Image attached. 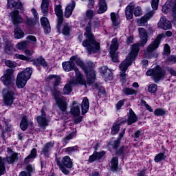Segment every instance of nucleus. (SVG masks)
<instances>
[{
    "label": "nucleus",
    "mask_w": 176,
    "mask_h": 176,
    "mask_svg": "<svg viewBox=\"0 0 176 176\" xmlns=\"http://www.w3.org/2000/svg\"><path fill=\"white\" fill-rule=\"evenodd\" d=\"M27 41H29L32 45H36V37L32 35L28 36L26 38Z\"/></svg>",
    "instance_id": "864d4df0"
},
{
    "label": "nucleus",
    "mask_w": 176,
    "mask_h": 176,
    "mask_svg": "<svg viewBox=\"0 0 176 176\" xmlns=\"http://www.w3.org/2000/svg\"><path fill=\"white\" fill-rule=\"evenodd\" d=\"M25 54H26L25 56L23 54H15L14 55V59H19V60H25V61H32V60H31V56H32L34 54V51H31L30 50H25Z\"/></svg>",
    "instance_id": "aec40b11"
},
{
    "label": "nucleus",
    "mask_w": 176,
    "mask_h": 176,
    "mask_svg": "<svg viewBox=\"0 0 176 176\" xmlns=\"http://www.w3.org/2000/svg\"><path fill=\"white\" fill-rule=\"evenodd\" d=\"M33 65L36 67H43V68H47V63L42 56H38L35 59L32 60Z\"/></svg>",
    "instance_id": "b1692460"
},
{
    "label": "nucleus",
    "mask_w": 176,
    "mask_h": 176,
    "mask_svg": "<svg viewBox=\"0 0 176 176\" xmlns=\"http://www.w3.org/2000/svg\"><path fill=\"white\" fill-rule=\"evenodd\" d=\"M62 66L65 72H69V71H72L75 68V63H73L70 59L69 61L63 62Z\"/></svg>",
    "instance_id": "72a5a7b5"
},
{
    "label": "nucleus",
    "mask_w": 176,
    "mask_h": 176,
    "mask_svg": "<svg viewBox=\"0 0 176 176\" xmlns=\"http://www.w3.org/2000/svg\"><path fill=\"white\" fill-rule=\"evenodd\" d=\"M70 60L73 64H76L80 68H85V63L82 61V59L78 56H73L70 58Z\"/></svg>",
    "instance_id": "c9c22d12"
},
{
    "label": "nucleus",
    "mask_w": 176,
    "mask_h": 176,
    "mask_svg": "<svg viewBox=\"0 0 176 176\" xmlns=\"http://www.w3.org/2000/svg\"><path fill=\"white\" fill-rule=\"evenodd\" d=\"M135 4L133 3V14L135 17H140V16H142V9L140 6L135 7Z\"/></svg>",
    "instance_id": "a18cd8bd"
},
{
    "label": "nucleus",
    "mask_w": 176,
    "mask_h": 176,
    "mask_svg": "<svg viewBox=\"0 0 176 176\" xmlns=\"http://www.w3.org/2000/svg\"><path fill=\"white\" fill-rule=\"evenodd\" d=\"M124 104V100H121L118 101L116 104V109L118 110L120 109V108H122V107H123Z\"/></svg>",
    "instance_id": "0e129e2a"
},
{
    "label": "nucleus",
    "mask_w": 176,
    "mask_h": 176,
    "mask_svg": "<svg viewBox=\"0 0 176 176\" xmlns=\"http://www.w3.org/2000/svg\"><path fill=\"white\" fill-rule=\"evenodd\" d=\"M24 32L20 29V28L16 27L14 30V36L16 39H21V38H24Z\"/></svg>",
    "instance_id": "58836bf2"
},
{
    "label": "nucleus",
    "mask_w": 176,
    "mask_h": 176,
    "mask_svg": "<svg viewBox=\"0 0 176 176\" xmlns=\"http://www.w3.org/2000/svg\"><path fill=\"white\" fill-rule=\"evenodd\" d=\"M122 91L126 96L137 94V91L133 89H123Z\"/></svg>",
    "instance_id": "5fc2aeb1"
},
{
    "label": "nucleus",
    "mask_w": 176,
    "mask_h": 176,
    "mask_svg": "<svg viewBox=\"0 0 176 176\" xmlns=\"http://www.w3.org/2000/svg\"><path fill=\"white\" fill-rule=\"evenodd\" d=\"M19 176H31V173L27 171H22L20 173Z\"/></svg>",
    "instance_id": "774afa93"
},
{
    "label": "nucleus",
    "mask_w": 176,
    "mask_h": 176,
    "mask_svg": "<svg viewBox=\"0 0 176 176\" xmlns=\"http://www.w3.org/2000/svg\"><path fill=\"white\" fill-rule=\"evenodd\" d=\"M37 122L40 127H46L49 125V118L46 117V113L43 109L41 110V115L37 117Z\"/></svg>",
    "instance_id": "2eb2a0df"
},
{
    "label": "nucleus",
    "mask_w": 176,
    "mask_h": 176,
    "mask_svg": "<svg viewBox=\"0 0 176 176\" xmlns=\"http://www.w3.org/2000/svg\"><path fill=\"white\" fill-rule=\"evenodd\" d=\"M151 6L153 10H157L159 6V0H152Z\"/></svg>",
    "instance_id": "6e6d98bb"
},
{
    "label": "nucleus",
    "mask_w": 176,
    "mask_h": 176,
    "mask_svg": "<svg viewBox=\"0 0 176 176\" xmlns=\"http://www.w3.org/2000/svg\"><path fill=\"white\" fill-rule=\"evenodd\" d=\"M126 122V121L124 120H121V121H118L116 123H114L111 127V134H113V135L118 134L119 133L121 124H124Z\"/></svg>",
    "instance_id": "cd10ccee"
},
{
    "label": "nucleus",
    "mask_w": 176,
    "mask_h": 176,
    "mask_svg": "<svg viewBox=\"0 0 176 176\" xmlns=\"http://www.w3.org/2000/svg\"><path fill=\"white\" fill-rule=\"evenodd\" d=\"M164 50L165 54H170V46L168 45V44H166V45H164Z\"/></svg>",
    "instance_id": "338daca9"
},
{
    "label": "nucleus",
    "mask_w": 176,
    "mask_h": 176,
    "mask_svg": "<svg viewBox=\"0 0 176 176\" xmlns=\"http://www.w3.org/2000/svg\"><path fill=\"white\" fill-rule=\"evenodd\" d=\"M138 31L141 38L140 43H135L132 45L131 52L128 54L126 59L120 65V79L122 83H126L127 80L126 72L135 58H137V56H138V52H140V46H145L146 42H148V34L146 33V30L143 28H140Z\"/></svg>",
    "instance_id": "f257e3e1"
},
{
    "label": "nucleus",
    "mask_w": 176,
    "mask_h": 176,
    "mask_svg": "<svg viewBox=\"0 0 176 176\" xmlns=\"http://www.w3.org/2000/svg\"><path fill=\"white\" fill-rule=\"evenodd\" d=\"M41 25H43L44 28V31L45 34H49L51 31V28H50V23H49V19L46 17H43L41 19Z\"/></svg>",
    "instance_id": "2f4dec72"
},
{
    "label": "nucleus",
    "mask_w": 176,
    "mask_h": 176,
    "mask_svg": "<svg viewBox=\"0 0 176 176\" xmlns=\"http://www.w3.org/2000/svg\"><path fill=\"white\" fill-rule=\"evenodd\" d=\"M67 152H75L76 151H78V146H72V147H69L66 148Z\"/></svg>",
    "instance_id": "69168bd1"
},
{
    "label": "nucleus",
    "mask_w": 176,
    "mask_h": 176,
    "mask_svg": "<svg viewBox=\"0 0 176 176\" xmlns=\"http://www.w3.org/2000/svg\"><path fill=\"white\" fill-rule=\"evenodd\" d=\"M166 159V155L163 153H160L157 154L154 159L155 163H159V162H162V160H164Z\"/></svg>",
    "instance_id": "09e8293b"
},
{
    "label": "nucleus",
    "mask_w": 176,
    "mask_h": 176,
    "mask_svg": "<svg viewBox=\"0 0 176 176\" xmlns=\"http://www.w3.org/2000/svg\"><path fill=\"white\" fill-rule=\"evenodd\" d=\"M25 170H27L28 173L31 174V173H34V171H35V166L32 164H28L25 167Z\"/></svg>",
    "instance_id": "4d7b16f0"
},
{
    "label": "nucleus",
    "mask_w": 176,
    "mask_h": 176,
    "mask_svg": "<svg viewBox=\"0 0 176 176\" xmlns=\"http://www.w3.org/2000/svg\"><path fill=\"white\" fill-rule=\"evenodd\" d=\"M3 100L6 105H12L14 101V92L8 89H3Z\"/></svg>",
    "instance_id": "f8f14e48"
},
{
    "label": "nucleus",
    "mask_w": 176,
    "mask_h": 176,
    "mask_svg": "<svg viewBox=\"0 0 176 176\" xmlns=\"http://www.w3.org/2000/svg\"><path fill=\"white\" fill-rule=\"evenodd\" d=\"M5 64L6 67H8L9 68H16V67H17V63L9 60H6Z\"/></svg>",
    "instance_id": "603ef678"
},
{
    "label": "nucleus",
    "mask_w": 176,
    "mask_h": 176,
    "mask_svg": "<svg viewBox=\"0 0 176 176\" xmlns=\"http://www.w3.org/2000/svg\"><path fill=\"white\" fill-rule=\"evenodd\" d=\"M74 71L76 72V80H71L67 82L64 89H72V87H75L76 85H84L85 87H87V84L83 80V76L80 74V72L78 69H75Z\"/></svg>",
    "instance_id": "0eeeda50"
},
{
    "label": "nucleus",
    "mask_w": 176,
    "mask_h": 176,
    "mask_svg": "<svg viewBox=\"0 0 176 176\" xmlns=\"http://www.w3.org/2000/svg\"><path fill=\"white\" fill-rule=\"evenodd\" d=\"M111 19L113 23V25H114V27H118V25L120 24L119 16L115 12H111Z\"/></svg>",
    "instance_id": "37998d69"
},
{
    "label": "nucleus",
    "mask_w": 176,
    "mask_h": 176,
    "mask_svg": "<svg viewBox=\"0 0 176 176\" xmlns=\"http://www.w3.org/2000/svg\"><path fill=\"white\" fill-rule=\"evenodd\" d=\"M158 26L163 30H170L172 27L171 22L164 16L161 17L158 22Z\"/></svg>",
    "instance_id": "5701e85b"
},
{
    "label": "nucleus",
    "mask_w": 176,
    "mask_h": 176,
    "mask_svg": "<svg viewBox=\"0 0 176 176\" xmlns=\"http://www.w3.org/2000/svg\"><path fill=\"white\" fill-rule=\"evenodd\" d=\"M166 61L168 63H170L171 64H174V63H176V56H170L167 58Z\"/></svg>",
    "instance_id": "bf43d9fd"
},
{
    "label": "nucleus",
    "mask_w": 176,
    "mask_h": 176,
    "mask_svg": "<svg viewBox=\"0 0 176 176\" xmlns=\"http://www.w3.org/2000/svg\"><path fill=\"white\" fill-rule=\"evenodd\" d=\"M71 30H72V26L69 23H65L62 29L63 35H69V34H71Z\"/></svg>",
    "instance_id": "a19ab883"
},
{
    "label": "nucleus",
    "mask_w": 176,
    "mask_h": 176,
    "mask_svg": "<svg viewBox=\"0 0 176 176\" xmlns=\"http://www.w3.org/2000/svg\"><path fill=\"white\" fill-rule=\"evenodd\" d=\"M127 152V147L122 146L117 151V153L118 155H123V153H126Z\"/></svg>",
    "instance_id": "052dcab7"
},
{
    "label": "nucleus",
    "mask_w": 176,
    "mask_h": 176,
    "mask_svg": "<svg viewBox=\"0 0 176 176\" xmlns=\"http://www.w3.org/2000/svg\"><path fill=\"white\" fill-rule=\"evenodd\" d=\"M87 75V85H91L94 80H96V72L94 69H91L89 72L85 70Z\"/></svg>",
    "instance_id": "c85d7f7f"
},
{
    "label": "nucleus",
    "mask_w": 176,
    "mask_h": 176,
    "mask_svg": "<svg viewBox=\"0 0 176 176\" xmlns=\"http://www.w3.org/2000/svg\"><path fill=\"white\" fill-rule=\"evenodd\" d=\"M75 1H72V2L67 6L65 10V16L68 19L72 16V12H74V9H75L76 6Z\"/></svg>",
    "instance_id": "a878e982"
},
{
    "label": "nucleus",
    "mask_w": 176,
    "mask_h": 176,
    "mask_svg": "<svg viewBox=\"0 0 176 176\" xmlns=\"http://www.w3.org/2000/svg\"><path fill=\"white\" fill-rule=\"evenodd\" d=\"M5 50L8 54H10L13 50V44H12V43H7L6 45Z\"/></svg>",
    "instance_id": "3c124183"
},
{
    "label": "nucleus",
    "mask_w": 176,
    "mask_h": 176,
    "mask_svg": "<svg viewBox=\"0 0 176 176\" xmlns=\"http://www.w3.org/2000/svg\"><path fill=\"white\" fill-rule=\"evenodd\" d=\"M85 32L84 34L86 39L82 42L83 47H86L89 54L91 53H98L100 52V43L94 40V36L91 33V24L90 22L88 23L85 29Z\"/></svg>",
    "instance_id": "f03ea898"
},
{
    "label": "nucleus",
    "mask_w": 176,
    "mask_h": 176,
    "mask_svg": "<svg viewBox=\"0 0 176 176\" xmlns=\"http://www.w3.org/2000/svg\"><path fill=\"white\" fill-rule=\"evenodd\" d=\"M36 155H37L36 148L32 149L30 155H29L28 157L25 158L24 160L25 163H30L31 160L36 157Z\"/></svg>",
    "instance_id": "ea45409f"
},
{
    "label": "nucleus",
    "mask_w": 176,
    "mask_h": 176,
    "mask_svg": "<svg viewBox=\"0 0 176 176\" xmlns=\"http://www.w3.org/2000/svg\"><path fill=\"white\" fill-rule=\"evenodd\" d=\"M154 115L155 116H164L166 115V110L164 109H157L154 111Z\"/></svg>",
    "instance_id": "8fccbe9b"
},
{
    "label": "nucleus",
    "mask_w": 176,
    "mask_h": 176,
    "mask_svg": "<svg viewBox=\"0 0 176 176\" xmlns=\"http://www.w3.org/2000/svg\"><path fill=\"white\" fill-rule=\"evenodd\" d=\"M32 75V69L27 67L25 70L18 74L16 85L18 89H23L27 85L28 80Z\"/></svg>",
    "instance_id": "7ed1b4c3"
},
{
    "label": "nucleus",
    "mask_w": 176,
    "mask_h": 176,
    "mask_svg": "<svg viewBox=\"0 0 176 176\" xmlns=\"http://www.w3.org/2000/svg\"><path fill=\"white\" fill-rule=\"evenodd\" d=\"M47 80H52L54 87H58L61 85V78L60 76L50 74L47 77Z\"/></svg>",
    "instance_id": "393cba45"
},
{
    "label": "nucleus",
    "mask_w": 176,
    "mask_h": 176,
    "mask_svg": "<svg viewBox=\"0 0 176 176\" xmlns=\"http://www.w3.org/2000/svg\"><path fill=\"white\" fill-rule=\"evenodd\" d=\"M153 14H155V12L151 11L146 14L144 16H142L140 19H138V25H139L140 27H143V25H145L148 23V21L153 16Z\"/></svg>",
    "instance_id": "a211bd4d"
},
{
    "label": "nucleus",
    "mask_w": 176,
    "mask_h": 176,
    "mask_svg": "<svg viewBox=\"0 0 176 176\" xmlns=\"http://www.w3.org/2000/svg\"><path fill=\"white\" fill-rule=\"evenodd\" d=\"M50 0H42V3L41 5V12L43 16H47L49 13V3Z\"/></svg>",
    "instance_id": "473e14b6"
},
{
    "label": "nucleus",
    "mask_w": 176,
    "mask_h": 176,
    "mask_svg": "<svg viewBox=\"0 0 176 176\" xmlns=\"http://www.w3.org/2000/svg\"><path fill=\"white\" fill-rule=\"evenodd\" d=\"M89 107L90 103L89 102V99H87V98H84L81 104L82 114L85 115V113H87Z\"/></svg>",
    "instance_id": "f704fd0d"
},
{
    "label": "nucleus",
    "mask_w": 176,
    "mask_h": 176,
    "mask_svg": "<svg viewBox=\"0 0 176 176\" xmlns=\"http://www.w3.org/2000/svg\"><path fill=\"white\" fill-rule=\"evenodd\" d=\"M55 14L58 17V24L56 25L58 31H60L61 28V25L63 24V9L61 8V5L55 6Z\"/></svg>",
    "instance_id": "dca6fc26"
},
{
    "label": "nucleus",
    "mask_w": 176,
    "mask_h": 176,
    "mask_svg": "<svg viewBox=\"0 0 176 176\" xmlns=\"http://www.w3.org/2000/svg\"><path fill=\"white\" fill-rule=\"evenodd\" d=\"M10 16L11 17V20L12 21V24L14 25L17 26L19 24H21V23H24V19L21 16H20V12L19 10H14L10 12Z\"/></svg>",
    "instance_id": "4468645a"
},
{
    "label": "nucleus",
    "mask_w": 176,
    "mask_h": 176,
    "mask_svg": "<svg viewBox=\"0 0 176 176\" xmlns=\"http://www.w3.org/2000/svg\"><path fill=\"white\" fill-rule=\"evenodd\" d=\"M82 120L83 117L80 116L74 117V121L76 124H78V123H80V122H82Z\"/></svg>",
    "instance_id": "680f3d73"
},
{
    "label": "nucleus",
    "mask_w": 176,
    "mask_h": 176,
    "mask_svg": "<svg viewBox=\"0 0 176 176\" xmlns=\"http://www.w3.org/2000/svg\"><path fill=\"white\" fill-rule=\"evenodd\" d=\"M70 113L73 117L80 116V104L78 101H73L70 109Z\"/></svg>",
    "instance_id": "412c9836"
},
{
    "label": "nucleus",
    "mask_w": 176,
    "mask_h": 176,
    "mask_svg": "<svg viewBox=\"0 0 176 176\" xmlns=\"http://www.w3.org/2000/svg\"><path fill=\"white\" fill-rule=\"evenodd\" d=\"M162 38H164V34L158 35L157 38L148 45L147 50L145 51L146 57L148 58H152L153 57V51L159 47Z\"/></svg>",
    "instance_id": "1a4fd4ad"
},
{
    "label": "nucleus",
    "mask_w": 176,
    "mask_h": 176,
    "mask_svg": "<svg viewBox=\"0 0 176 176\" xmlns=\"http://www.w3.org/2000/svg\"><path fill=\"white\" fill-rule=\"evenodd\" d=\"M98 8V14H102V13H105V12L108 10V6L107 5V1H105V0H99Z\"/></svg>",
    "instance_id": "c756f323"
},
{
    "label": "nucleus",
    "mask_w": 176,
    "mask_h": 176,
    "mask_svg": "<svg viewBox=\"0 0 176 176\" xmlns=\"http://www.w3.org/2000/svg\"><path fill=\"white\" fill-rule=\"evenodd\" d=\"M86 16L87 17V19H89V20H91V19H93V17L94 16V11L91 10H88L86 12Z\"/></svg>",
    "instance_id": "13d9d810"
},
{
    "label": "nucleus",
    "mask_w": 176,
    "mask_h": 176,
    "mask_svg": "<svg viewBox=\"0 0 176 176\" xmlns=\"http://www.w3.org/2000/svg\"><path fill=\"white\" fill-rule=\"evenodd\" d=\"M17 160H19V154L17 153L12 152L11 155L7 157V158L0 157V176L3 175L6 173V166H5L6 162L8 164H13Z\"/></svg>",
    "instance_id": "423d86ee"
},
{
    "label": "nucleus",
    "mask_w": 176,
    "mask_h": 176,
    "mask_svg": "<svg viewBox=\"0 0 176 176\" xmlns=\"http://www.w3.org/2000/svg\"><path fill=\"white\" fill-rule=\"evenodd\" d=\"M124 133H126V128H124L119 133V138L117 140L114 141V143L113 144V148H118L119 146V144H120V140H122V138H123V136L124 135Z\"/></svg>",
    "instance_id": "79ce46f5"
},
{
    "label": "nucleus",
    "mask_w": 176,
    "mask_h": 176,
    "mask_svg": "<svg viewBox=\"0 0 176 176\" xmlns=\"http://www.w3.org/2000/svg\"><path fill=\"white\" fill-rule=\"evenodd\" d=\"M20 127L23 131L27 130V128L28 127V120H27V116H25L23 117L20 124Z\"/></svg>",
    "instance_id": "49530a36"
},
{
    "label": "nucleus",
    "mask_w": 176,
    "mask_h": 176,
    "mask_svg": "<svg viewBox=\"0 0 176 176\" xmlns=\"http://www.w3.org/2000/svg\"><path fill=\"white\" fill-rule=\"evenodd\" d=\"M7 7L8 9H12L14 8L15 9H19L21 12H24V7L20 1H14V0H7Z\"/></svg>",
    "instance_id": "4be33fe9"
},
{
    "label": "nucleus",
    "mask_w": 176,
    "mask_h": 176,
    "mask_svg": "<svg viewBox=\"0 0 176 176\" xmlns=\"http://www.w3.org/2000/svg\"><path fill=\"white\" fill-rule=\"evenodd\" d=\"M105 155L104 151L94 152L89 158V163H94L96 160H100Z\"/></svg>",
    "instance_id": "bb28decb"
},
{
    "label": "nucleus",
    "mask_w": 176,
    "mask_h": 176,
    "mask_svg": "<svg viewBox=\"0 0 176 176\" xmlns=\"http://www.w3.org/2000/svg\"><path fill=\"white\" fill-rule=\"evenodd\" d=\"M146 74L147 76H152L153 80L155 82H159V80L163 79L165 76L164 71L162 69L160 66H157L155 68L148 69Z\"/></svg>",
    "instance_id": "6e6552de"
},
{
    "label": "nucleus",
    "mask_w": 176,
    "mask_h": 176,
    "mask_svg": "<svg viewBox=\"0 0 176 176\" xmlns=\"http://www.w3.org/2000/svg\"><path fill=\"white\" fill-rule=\"evenodd\" d=\"M100 74L102 75L104 80H112L113 79V75L112 74V72L108 69L107 66H103L100 69Z\"/></svg>",
    "instance_id": "f3484780"
},
{
    "label": "nucleus",
    "mask_w": 176,
    "mask_h": 176,
    "mask_svg": "<svg viewBox=\"0 0 176 176\" xmlns=\"http://www.w3.org/2000/svg\"><path fill=\"white\" fill-rule=\"evenodd\" d=\"M162 12L165 14L170 12L173 23H176V0L174 1H167L165 5L162 6Z\"/></svg>",
    "instance_id": "9d476101"
},
{
    "label": "nucleus",
    "mask_w": 176,
    "mask_h": 176,
    "mask_svg": "<svg viewBox=\"0 0 176 176\" xmlns=\"http://www.w3.org/2000/svg\"><path fill=\"white\" fill-rule=\"evenodd\" d=\"M56 163L63 174L66 175L69 174V170L67 168H72L73 166L72 160H71L69 156L66 155L63 157L60 160L56 159Z\"/></svg>",
    "instance_id": "20e7f679"
},
{
    "label": "nucleus",
    "mask_w": 176,
    "mask_h": 176,
    "mask_svg": "<svg viewBox=\"0 0 176 176\" xmlns=\"http://www.w3.org/2000/svg\"><path fill=\"white\" fill-rule=\"evenodd\" d=\"M75 137V133H72L69 135L66 136L64 139L65 142H68L69 140H72Z\"/></svg>",
    "instance_id": "e2e57ef3"
},
{
    "label": "nucleus",
    "mask_w": 176,
    "mask_h": 176,
    "mask_svg": "<svg viewBox=\"0 0 176 176\" xmlns=\"http://www.w3.org/2000/svg\"><path fill=\"white\" fill-rule=\"evenodd\" d=\"M26 25H27L29 31L35 32V30L36 28H38V27H39V23L36 20H35L32 18L27 17L26 18Z\"/></svg>",
    "instance_id": "6ab92c4d"
},
{
    "label": "nucleus",
    "mask_w": 176,
    "mask_h": 176,
    "mask_svg": "<svg viewBox=\"0 0 176 176\" xmlns=\"http://www.w3.org/2000/svg\"><path fill=\"white\" fill-rule=\"evenodd\" d=\"M118 47L119 44L118 43V38H113L110 47V54L113 63H118V54H116V50H118Z\"/></svg>",
    "instance_id": "ddd939ff"
},
{
    "label": "nucleus",
    "mask_w": 176,
    "mask_h": 176,
    "mask_svg": "<svg viewBox=\"0 0 176 176\" xmlns=\"http://www.w3.org/2000/svg\"><path fill=\"white\" fill-rule=\"evenodd\" d=\"M1 80L5 86H7L8 87H13V86H14V79L12 78V69H7L6 74L1 76Z\"/></svg>",
    "instance_id": "9b49d317"
},
{
    "label": "nucleus",
    "mask_w": 176,
    "mask_h": 176,
    "mask_svg": "<svg viewBox=\"0 0 176 176\" xmlns=\"http://www.w3.org/2000/svg\"><path fill=\"white\" fill-rule=\"evenodd\" d=\"M134 9V3H131L125 9V16L126 20H131L133 19V10Z\"/></svg>",
    "instance_id": "7c9ffc66"
},
{
    "label": "nucleus",
    "mask_w": 176,
    "mask_h": 176,
    "mask_svg": "<svg viewBox=\"0 0 176 176\" xmlns=\"http://www.w3.org/2000/svg\"><path fill=\"white\" fill-rule=\"evenodd\" d=\"M27 46H28V41H23L22 42L18 43L16 47L18 50H24V49H27Z\"/></svg>",
    "instance_id": "de8ad7c7"
},
{
    "label": "nucleus",
    "mask_w": 176,
    "mask_h": 176,
    "mask_svg": "<svg viewBox=\"0 0 176 176\" xmlns=\"http://www.w3.org/2000/svg\"><path fill=\"white\" fill-rule=\"evenodd\" d=\"M137 122V116L131 109L129 110V115L128 116V121L127 123L129 125L133 124V123H135Z\"/></svg>",
    "instance_id": "e433bc0d"
},
{
    "label": "nucleus",
    "mask_w": 176,
    "mask_h": 176,
    "mask_svg": "<svg viewBox=\"0 0 176 176\" xmlns=\"http://www.w3.org/2000/svg\"><path fill=\"white\" fill-rule=\"evenodd\" d=\"M53 145L52 142H48L43 148V153L45 157H49V151L52 150Z\"/></svg>",
    "instance_id": "4c0bfd02"
},
{
    "label": "nucleus",
    "mask_w": 176,
    "mask_h": 176,
    "mask_svg": "<svg viewBox=\"0 0 176 176\" xmlns=\"http://www.w3.org/2000/svg\"><path fill=\"white\" fill-rule=\"evenodd\" d=\"M52 96L54 97L56 105L59 108L60 111L62 112H65L68 108L67 103V98L61 96V93L58 89L52 90Z\"/></svg>",
    "instance_id": "39448f33"
},
{
    "label": "nucleus",
    "mask_w": 176,
    "mask_h": 176,
    "mask_svg": "<svg viewBox=\"0 0 176 176\" xmlns=\"http://www.w3.org/2000/svg\"><path fill=\"white\" fill-rule=\"evenodd\" d=\"M119 164V160L118 157H114L111 161V167L113 171H116L118 170V166Z\"/></svg>",
    "instance_id": "c03bdc74"
}]
</instances>
